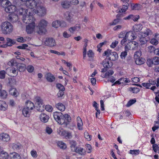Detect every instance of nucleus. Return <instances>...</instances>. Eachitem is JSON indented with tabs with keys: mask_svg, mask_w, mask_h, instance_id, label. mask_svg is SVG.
I'll list each match as a JSON object with an SVG mask.
<instances>
[{
	"mask_svg": "<svg viewBox=\"0 0 159 159\" xmlns=\"http://www.w3.org/2000/svg\"><path fill=\"white\" fill-rule=\"evenodd\" d=\"M17 64V63L14 59H11L7 63V65L8 66H16Z\"/></svg>",
	"mask_w": 159,
	"mask_h": 159,
	"instance_id": "4c0bfd02",
	"label": "nucleus"
},
{
	"mask_svg": "<svg viewBox=\"0 0 159 159\" xmlns=\"http://www.w3.org/2000/svg\"><path fill=\"white\" fill-rule=\"evenodd\" d=\"M45 76L47 80L49 82H52L55 79L54 75L50 73L46 74Z\"/></svg>",
	"mask_w": 159,
	"mask_h": 159,
	"instance_id": "412c9836",
	"label": "nucleus"
},
{
	"mask_svg": "<svg viewBox=\"0 0 159 159\" xmlns=\"http://www.w3.org/2000/svg\"><path fill=\"white\" fill-rule=\"evenodd\" d=\"M40 120L43 122L46 123L49 119V116L44 113H42L40 115Z\"/></svg>",
	"mask_w": 159,
	"mask_h": 159,
	"instance_id": "a211bd4d",
	"label": "nucleus"
},
{
	"mask_svg": "<svg viewBox=\"0 0 159 159\" xmlns=\"http://www.w3.org/2000/svg\"><path fill=\"white\" fill-rule=\"evenodd\" d=\"M77 121V126L79 130L83 129V123L82 119L80 116H78L76 118Z\"/></svg>",
	"mask_w": 159,
	"mask_h": 159,
	"instance_id": "6ab92c4d",
	"label": "nucleus"
},
{
	"mask_svg": "<svg viewBox=\"0 0 159 159\" xmlns=\"http://www.w3.org/2000/svg\"><path fill=\"white\" fill-rule=\"evenodd\" d=\"M129 4L128 2L125 3V5H123L122 8H119L118 10H117V12L121 13L125 12L128 9Z\"/></svg>",
	"mask_w": 159,
	"mask_h": 159,
	"instance_id": "5701e85b",
	"label": "nucleus"
},
{
	"mask_svg": "<svg viewBox=\"0 0 159 159\" xmlns=\"http://www.w3.org/2000/svg\"><path fill=\"white\" fill-rule=\"evenodd\" d=\"M103 56H106L107 58L111 61H114L117 59L118 57V55L116 52H111L110 49H107L103 53Z\"/></svg>",
	"mask_w": 159,
	"mask_h": 159,
	"instance_id": "20e7f679",
	"label": "nucleus"
},
{
	"mask_svg": "<svg viewBox=\"0 0 159 159\" xmlns=\"http://www.w3.org/2000/svg\"><path fill=\"white\" fill-rule=\"evenodd\" d=\"M125 36V38H127L128 39H129L131 40H133L136 38V36L135 35V32L133 31H130L127 32Z\"/></svg>",
	"mask_w": 159,
	"mask_h": 159,
	"instance_id": "ddd939ff",
	"label": "nucleus"
},
{
	"mask_svg": "<svg viewBox=\"0 0 159 159\" xmlns=\"http://www.w3.org/2000/svg\"><path fill=\"white\" fill-rule=\"evenodd\" d=\"M45 109L49 112H52L53 110L52 107L49 105H46L45 107Z\"/></svg>",
	"mask_w": 159,
	"mask_h": 159,
	"instance_id": "3c124183",
	"label": "nucleus"
},
{
	"mask_svg": "<svg viewBox=\"0 0 159 159\" xmlns=\"http://www.w3.org/2000/svg\"><path fill=\"white\" fill-rule=\"evenodd\" d=\"M9 93L11 95L15 97H17L19 94L16 89V88L12 87L10 89Z\"/></svg>",
	"mask_w": 159,
	"mask_h": 159,
	"instance_id": "a878e982",
	"label": "nucleus"
},
{
	"mask_svg": "<svg viewBox=\"0 0 159 159\" xmlns=\"http://www.w3.org/2000/svg\"><path fill=\"white\" fill-rule=\"evenodd\" d=\"M143 27V26L141 24L135 25L134 27V32H140L142 30Z\"/></svg>",
	"mask_w": 159,
	"mask_h": 159,
	"instance_id": "72a5a7b5",
	"label": "nucleus"
},
{
	"mask_svg": "<svg viewBox=\"0 0 159 159\" xmlns=\"http://www.w3.org/2000/svg\"><path fill=\"white\" fill-rule=\"evenodd\" d=\"M135 59L136 64L138 65L143 64L145 61V59L142 57L137 58Z\"/></svg>",
	"mask_w": 159,
	"mask_h": 159,
	"instance_id": "7c9ffc66",
	"label": "nucleus"
},
{
	"mask_svg": "<svg viewBox=\"0 0 159 159\" xmlns=\"http://www.w3.org/2000/svg\"><path fill=\"white\" fill-rule=\"evenodd\" d=\"M152 34V31L149 28H146L144 31L140 32L139 34V37L140 43L141 45L145 44L148 41L146 37Z\"/></svg>",
	"mask_w": 159,
	"mask_h": 159,
	"instance_id": "7ed1b4c3",
	"label": "nucleus"
},
{
	"mask_svg": "<svg viewBox=\"0 0 159 159\" xmlns=\"http://www.w3.org/2000/svg\"><path fill=\"white\" fill-rule=\"evenodd\" d=\"M6 72L4 70L0 71V79H3L5 78Z\"/></svg>",
	"mask_w": 159,
	"mask_h": 159,
	"instance_id": "052dcab7",
	"label": "nucleus"
},
{
	"mask_svg": "<svg viewBox=\"0 0 159 159\" xmlns=\"http://www.w3.org/2000/svg\"><path fill=\"white\" fill-rule=\"evenodd\" d=\"M36 9H34L33 13L37 14L40 16H43L46 13V9L43 6H37L35 7Z\"/></svg>",
	"mask_w": 159,
	"mask_h": 159,
	"instance_id": "6e6552de",
	"label": "nucleus"
},
{
	"mask_svg": "<svg viewBox=\"0 0 159 159\" xmlns=\"http://www.w3.org/2000/svg\"><path fill=\"white\" fill-rule=\"evenodd\" d=\"M146 63L149 67H151L154 65L153 60L151 58H148L147 59Z\"/></svg>",
	"mask_w": 159,
	"mask_h": 159,
	"instance_id": "49530a36",
	"label": "nucleus"
},
{
	"mask_svg": "<svg viewBox=\"0 0 159 159\" xmlns=\"http://www.w3.org/2000/svg\"><path fill=\"white\" fill-rule=\"evenodd\" d=\"M4 4L2 7L5 8V10L6 12L10 14L14 13L16 9V7L15 6L11 4V3Z\"/></svg>",
	"mask_w": 159,
	"mask_h": 159,
	"instance_id": "0eeeda50",
	"label": "nucleus"
},
{
	"mask_svg": "<svg viewBox=\"0 0 159 159\" xmlns=\"http://www.w3.org/2000/svg\"><path fill=\"white\" fill-rule=\"evenodd\" d=\"M26 69L30 73H31L33 72L34 70V66L32 65L28 66Z\"/></svg>",
	"mask_w": 159,
	"mask_h": 159,
	"instance_id": "603ef678",
	"label": "nucleus"
},
{
	"mask_svg": "<svg viewBox=\"0 0 159 159\" xmlns=\"http://www.w3.org/2000/svg\"><path fill=\"white\" fill-rule=\"evenodd\" d=\"M84 137L88 141H89L91 139V135H89L88 133H84Z\"/></svg>",
	"mask_w": 159,
	"mask_h": 159,
	"instance_id": "bf43d9fd",
	"label": "nucleus"
},
{
	"mask_svg": "<svg viewBox=\"0 0 159 159\" xmlns=\"http://www.w3.org/2000/svg\"><path fill=\"white\" fill-rule=\"evenodd\" d=\"M9 155L8 153L4 150L0 151V159H7Z\"/></svg>",
	"mask_w": 159,
	"mask_h": 159,
	"instance_id": "b1692460",
	"label": "nucleus"
},
{
	"mask_svg": "<svg viewBox=\"0 0 159 159\" xmlns=\"http://www.w3.org/2000/svg\"><path fill=\"white\" fill-rule=\"evenodd\" d=\"M65 91L59 90L58 92L57 93V96L58 98L61 99L64 98L65 97L64 94Z\"/></svg>",
	"mask_w": 159,
	"mask_h": 159,
	"instance_id": "ea45409f",
	"label": "nucleus"
},
{
	"mask_svg": "<svg viewBox=\"0 0 159 159\" xmlns=\"http://www.w3.org/2000/svg\"><path fill=\"white\" fill-rule=\"evenodd\" d=\"M8 107V106L6 102L0 100V110L3 111H6Z\"/></svg>",
	"mask_w": 159,
	"mask_h": 159,
	"instance_id": "393cba45",
	"label": "nucleus"
},
{
	"mask_svg": "<svg viewBox=\"0 0 159 159\" xmlns=\"http://www.w3.org/2000/svg\"><path fill=\"white\" fill-rule=\"evenodd\" d=\"M131 90L132 91L133 93H137L140 91L139 89L138 88L134 87L131 88Z\"/></svg>",
	"mask_w": 159,
	"mask_h": 159,
	"instance_id": "69168bd1",
	"label": "nucleus"
},
{
	"mask_svg": "<svg viewBox=\"0 0 159 159\" xmlns=\"http://www.w3.org/2000/svg\"><path fill=\"white\" fill-rule=\"evenodd\" d=\"M125 78H120L118 80H117L112 85V86L116 84H120L121 83H123V82H121V81H122V80H123V81H125V80H124Z\"/></svg>",
	"mask_w": 159,
	"mask_h": 159,
	"instance_id": "13d9d810",
	"label": "nucleus"
},
{
	"mask_svg": "<svg viewBox=\"0 0 159 159\" xmlns=\"http://www.w3.org/2000/svg\"><path fill=\"white\" fill-rule=\"evenodd\" d=\"M30 110L25 107L22 110V113L25 117H29L30 116L29 112Z\"/></svg>",
	"mask_w": 159,
	"mask_h": 159,
	"instance_id": "e433bc0d",
	"label": "nucleus"
},
{
	"mask_svg": "<svg viewBox=\"0 0 159 159\" xmlns=\"http://www.w3.org/2000/svg\"><path fill=\"white\" fill-rule=\"evenodd\" d=\"M150 43L154 45H157L158 43L157 40L155 39L154 38L151 39Z\"/></svg>",
	"mask_w": 159,
	"mask_h": 159,
	"instance_id": "338daca9",
	"label": "nucleus"
},
{
	"mask_svg": "<svg viewBox=\"0 0 159 159\" xmlns=\"http://www.w3.org/2000/svg\"><path fill=\"white\" fill-rule=\"evenodd\" d=\"M62 7L64 8L67 9L70 7V6L69 2L67 1H63L61 4Z\"/></svg>",
	"mask_w": 159,
	"mask_h": 159,
	"instance_id": "473e14b6",
	"label": "nucleus"
},
{
	"mask_svg": "<svg viewBox=\"0 0 159 159\" xmlns=\"http://www.w3.org/2000/svg\"><path fill=\"white\" fill-rule=\"evenodd\" d=\"M44 43L46 46L50 47H53L56 45L55 40L52 38H47Z\"/></svg>",
	"mask_w": 159,
	"mask_h": 159,
	"instance_id": "9b49d317",
	"label": "nucleus"
},
{
	"mask_svg": "<svg viewBox=\"0 0 159 159\" xmlns=\"http://www.w3.org/2000/svg\"><path fill=\"white\" fill-rule=\"evenodd\" d=\"M125 32L124 31L121 32L118 35V37L120 38H124L125 34Z\"/></svg>",
	"mask_w": 159,
	"mask_h": 159,
	"instance_id": "774afa93",
	"label": "nucleus"
},
{
	"mask_svg": "<svg viewBox=\"0 0 159 159\" xmlns=\"http://www.w3.org/2000/svg\"><path fill=\"white\" fill-rule=\"evenodd\" d=\"M30 154L33 157L36 158L37 157L38 155L37 152L34 150H33L31 151Z\"/></svg>",
	"mask_w": 159,
	"mask_h": 159,
	"instance_id": "680f3d73",
	"label": "nucleus"
},
{
	"mask_svg": "<svg viewBox=\"0 0 159 159\" xmlns=\"http://www.w3.org/2000/svg\"><path fill=\"white\" fill-rule=\"evenodd\" d=\"M26 108L29 109L30 110H32L34 107V103L31 101L29 100L27 101L26 102Z\"/></svg>",
	"mask_w": 159,
	"mask_h": 159,
	"instance_id": "cd10ccee",
	"label": "nucleus"
},
{
	"mask_svg": "<svg viewBox=\"0 0 159 159\" xmlns=\"http://www.w3.org/2000/svg\"><path fill=\"white\" fill-rule=\"evenodd\" d=\"M63 117L65 118L66 120V124H69L71 121V118L70 116L67 114H63Z\"/></svg>",
	"mask_w": 159,
	"mask_h": 159,
	"instance_id": "c9c22d12",
	"label": "nucleus"
},
{
	"mask_svg": "<svg viewBox=\"0 0 159 159\" xmlns=\"http://www.w3.org/2000/svg\"><path fill=\"white\" fill-rule=\"evenodd\" d=\"M136 101L135 99H130L128 102L127 104H126V106L128 107H129L132 104L134 103Z\"/></svg>",
	"mask_w": 159,
	"mask_h": 159,
	"instance_id": "c03bdc74",
	"label": "nucleus"
},
{
	"mask_svg": "<svg viewBox=\"0 0 159 159\" xmlns=\"http://www.w3.org/2000/svg\"><path fill=\"white\" fill-rule=\"evenodd\" d=\"M80 25L76 24L74 27H70L69 30L71 33H73L74 31H79L80 29Z\"/></svg>",
	"mask_w": 159,
	"mask_h": 159,
	"instance_id": "aec40b11",
	"label": "nucleus"
},
{
	"mask_svg": "<svg viewBox=\"0 0 159 159\" xmlns=\"http://www.w3.org/2000/svg\"><path fill=\"white\" fill-rule=\"evenodd\" d=\"M62 113L61 112L56 111L53 112V116L55 120L59 124Z\"/></svg>",
	"mask_w": 159,
	"mask_h": 159,
	"instance_id": "2eb2a0df",
	"label": "nucleus"
},
{
	"mask_svg": "<svg viewBox=\"0 0 159 159\" xmlns=\"http://www.w3.org/2000/svg\"><path fill=\"white\" fill-rule=\"evenodd\" d=\"M56 87L57 89H59V90L61 91H65V88L61 84L58 83L57 84H56Z\"/></svg>",
	"mask_w": 159,
	"mask_h": 159,
	"instance_id": "8fccbe9b",
	"label": "nucleus"
},
{
	"mask_svg": "<svg viewBox=\"0 0 159 159\" xmlns=\"http://www.w3.org/2000/svg\"><path fill=\"white\" fill-rule=\"evenodd\" d=\"M28 9H24L23 8H20L17 11V14L20 16H22V20L23 21V17L24 15L26 16V19H27V17L30 16H32L31 15V13L30 11L28 12Z\"/></svg>",
	"mask_w": 159,
	"mask_h": 159,
	"instance_id": "1a4fd4ad",
	"label": "nucleus"
},
{
	"mask_svg": "<svg viewBox=\"0 0 159 159\" xmlns=\"http://www.w3.org/2000/svg\"><path fill=\"white\" fill-rule=\"evenodd\" d=\"M114 73V71L112 70H110L108 71L105 73L104 77H107V76H109L110 75H112Z\"/></svg>",
	"mask_w": 159,
	"mask_h": 159,
	"instance_id": "4d7b16f0",
	"label": "nucleus"
},
{
	"mask_svg": "<svg viewBox=\"0 0 159 159\" xmlns=\"http://www.w3.org/2000/svg\"><path fill=\"white\" fill-rule=\"evenodd\" d=\"M66 120L65 118H64L63 117V114L61 117V119L59 124L60 125H64L66 126H67L69 124H66Z\"/></svg>",
	"mask_w": 159,
	"mask_h": 159,
	"instance_id": "79ce46f5",
	"label": "nucleus"
},
{
	"mask_svg": "<svg viewBox=\"0 0 159 159\" xmlns=\"http://www.w3.org/2000/svg\"><path fill=\"white\" fill-rule=\"evenodd\" d=\"M56 107L61 111H63L66 109L65 106L61 103L59 102L56 105Z\"/></svg>",
	"mask_w": 159,
	"mask_h": 159,
	"instance_id": "bb28decb",
	"label": "nucleus"
},
{
	"mask_svg": "<svg viewBox=\"0 0 159 159\" xmlns=\"http://www.w3.org/2000/svg\"><path fill=\"white\" fill-rule=\"evenodd\" d=\"M7 42L5 44H3V47L4 48H7L8 46H11L13 44H14L16 43V41L15 40H12L11 39L9 38L6 39Z\"/></svg>",
	"mask_w": 159,
	"mask_h": 159,
	"instance_id": "dca6fc26",
	"label": "nucleus"
},
{
	"mask_svg": "<svg viewBox=\"0 0 159 159\" xmlns=\"http://www.w3.org/2000/svg\"><path fill=\"white\" fill-rule=\"evenodd\" d=\"M113 65V62L106 58L102 61V65L104 68L102 69L101 72H106L109 69L111 68Z\"/></svg>",
	"mask_w": 159,
	"mask_h": 159,
	"instance_id": "423d86ee",
	"label": "nucleus"
},
{
	"mask_svg": "<svg viewBox=\"0 0 159 159\" xmlns=\"http://www.w3.org/2000/svg\"><path fill=\"white\" fill-rule=\"evenodd\" d=\"M10 157L11 159H21L20 155L15 152L10 154Z\"/></svg>",
	"mask_w": 159,
	"mask_h": 159,
	"instance_id": "c756f323",
	"label": "nucleus"
},
{
	"mask_svg": "<svg viewBox=\"0 0 159 159\" xmlns=\"http://www.w3.org/2000/svg\"><path fill=\"white\" fill-rule=\"evenodd\" d=\"M27 7L31 9H33L37 6V3L34 0H27L25 2Z\"/></svg>",
	"mask_w": 159,
	"mask_h": 159,
	"instance_id": "9d476101",
	"label": "nucleus"
},
{
	"mask_svg": "<svg viewBox=\"0 0 159 159\" xmlns=\"http://www.w3.org/2000/svg\"><path fill=\"white\" fill-rule=\"evenodd\" d=\"M57 133L60 135L64 137L66 139H70L72 137L71 132L69 131L64 130L62 128H60L58 129Z\"/></svg>",
	"mask_w": 159,
	"mask_h": 159,
	"instance_id": "39448f33",
	"label": "nucleus"
},
{
	"mask_svg": "<svg viewBox=\"0 0 159 159\" xmlns=\"http://www.w3.org/2000/svg\"><path fill=\"white\" fill-rule=\"evenodd\" d=\"M1 140L5 142L9 141L10 139L9 135L7 133H3L0 135Z\"/></svg>",
	"mask_w": 159,
	"mask_h": 159,
	"instance_id": "4468645a",
	"label": "nucleus"
},
{
	"mask_svg": "<svg viewBox=\"0 0 159 159\" xmlns=\"http://www.w3.org/2000/svg\"><path fill=\"white\" fill-rule=\"evenodd\" d=\"M12 148L14 150H17L20 148L21 145L20 144L13 143L12 144Z\"/></svg>",
	"mask_w": 159,
	"mask_h": 159,
	"instance_id": "a19ab883",
	"label": "nucleus"
},
{
	"mask_svg": "<svg viewBox=\"0 0 159 159\" xmlns=\"http://www.w3.org/2000/svg\"><path fill=\"white\" fill-rule=\"evenodd\" d=\"M140 5L138 4H132L131 6V9L133 10H138L140 8Z\"/></svg>",
	"mask_w": 159,
	"mask_h": 159,
	"instance_id": "a18cd8bd",
	"label": "nucleus"
},
{
	"mask_svg": "<svg viewBox=\"0 0 159 159\" xmlns=\"http://www.w3.org/2000/svg\"><path fill=\"white\" fill-rule=\"evenodd\" d=\"M77 143L76 142L74 141H71L70 142V148L72 151L75 152L76 150V147Z\"/></svg>",
	"mask_w": 159,
	"mask_h": 159,
	"instance_id": "f704fd0d",
	"label": "nucleus"
},
{
	"mask_svg": "<svg viewBox=\"0 0 159 159\" xmlns=\"http://www.w3.org/2000/svg\"><path fill=\"white\" fill-rule=\"evenodd\" d=\"M60 21L57 20L53 21L52 23V26L55 28H57L59 27Z\"/></svg>",
	"mask_w": 159,
	"mask_h": 159,
	"instance_id": "de8ad7c7",
	"label": "nucleus"
},
{
	"mask_svg": "<svg viewBox=\"0 0 159 159\" xmlns=\"http://www.w3.org/2000/svg\"><path fill=\"white\" fill-rule=\"evenodd\" d=\"M139 150H130L129 151V153L132 155H138L139 154Z\"/></svg>",
	"mask_w": 159,
	"mask_h": 159,
	"instance_id": "09e8293b",
	"label": "nucleus"
},
{
	"mask_svg": "<svg viewBox=\"0 0 159 159\" xmlns=\"http://www.w3.org/2000/svg\"><path fill=\"white\" fill-rule=\"evenodd\" d=\"M76 149V150H75V152L79 154L80 155H84L86 154V151L85 150L81 147H77Z\"/></svg>",
	"mask_w": 159,
	"mask_h": 159,
	"instance_id": "4be33fe9",
	"label": "nucleus"
},
{
	"mask_svg": "<svg viewBox=\"0 0 159 159\" xmlns=\"http://www.w3.org/2000/svg\"><path fill=\"white\" fill-rule=\"evenodd\" d=\"M7 18L8 20L12 23L16 22L19 19L18 16L14 13L10 14Z\"/></svg>",
	"mask_w": 159,
	"mask_h": 159,
	"instance_id": "f8f14e48",
	"label": "nucleus"
},
{
	"mask_svg": "<svg viewBox=\"0 0 159 159\" xmlns=\"http://www.w3.org/2000/svg\"><path fill=\"white\" fill-rule=\"evenodd\" d=\"M23 17V22L28 24L26 26V31L27 34H31L34 30H36V32L39 34H45L46 32V27L47 24V22L45 20L43 19L41 20L35 29V19L34 17L32 16H30L27 17V19H26V16L24 15Z\"/></svg>",
	"mask_w": 159,
	"mask_h": 159,
	"instance_id": "f257e3e1",
	"label": "nucleus"
},
{
	"mask_svg": "<svg viewBox=\"0 0 159 159\" xmlns=\"http://www.w3.org/2000/svg\"><path fill=\"white\" fill-rule=\"evenodd\" d=\"M7 70H9L11 73H12L14 74H15L16 75H17V69H16L14 67H12L11 68L8 69Z\"/></svg>",
	"mask_w": 159,
	"mask_h": 159,
	"instance_id": "5fc2aeb1",
	"label": "nucleus"
},
{
	"mask_svg": "<svg viewBox=\"0 0 159 159\" xmlns=\"http://www.w3.org/2000/svg\"><path fill=\"white\" fill-rule=\"evenodd\" d=\"M118 41L116 40H115L114 42H112L110 45V47L111 48H114L116 47L117 45L118 44Z\"/></svg>",
	"mask_w": 159,
	"mask_h": 159,
	"instance_id": "e2e57ef3",
	"label": "nucleus"
},
{
	"mask_svg": "<svg viewBox=\"0 0 159 159\" xmlns=\"http://www.w3.org/2000/svg\"><path fill=\"white\" fill-rule=\"evenodd\" d=\"M120 21V18H117L114 19L112 22H110L109 23L110 25H116L119 23Z\"/></svg>",
	"mask_w": 159,
	"mask_h": 159,
	"instance_id": "37998d69",
	"label": "nucleus"
},
{
	"mask_svg": "<svg viewBox=\"0 0 159 159\" xmlns=\"http://www.w3.org/2000/svg\"><path fill=\"white\" fill-rule=\"evenodd\" d=\"M7 92L4 90H1L0 91V96L3 99L6 98L7 96Z\"/></svg>",
	"mask_w": 159,
	"mask_h": 159,
	"instance_id": "58836bf2",
	"label": "nucleus"
},
{
	"mask_svg": "<svg viewBox=\"0 0 159 159\" xmlns=\"http://www.w3.org/2000/svg\"><path fill=\"white\" fill-rule=\"evenodd\" d=\"M127 55V51H124L121 52L120 55V57L122 59H125L126 56Z\"/></svg>",
	"mask_w": 159,
	"mask_h": 159,
	"instance_id": "6e6d98bb",
	"label": "nucleus"
},
{
	"mask_svg": "<svg viewBox=\"0 0 159 159\" xmlns=\"http://www.w3.org/2000/svg\"><path fill=\"white\" fill-rule=\"evenodd\" d=\"M57 144L58 147L61 149H65L66 148V144L62 141H58L57 142Z\"/></svg>",
	"mask_w": 159,
	"mask_h": 159,
	"instance_id": "2f4dec72",
	"label": "nucleus"
},
{
	"mask_svg": "<svg viewBox=\"0 0 159 159\" xmlns=\"http://www.w3.org/2000/svg\"><path fill=\"white\" fill-rule=\"evenodd\" d=\"M16 66L18 70L20 72L24 71L26 69L25 65L24 64L19 63Z\"/></svg>",
	"mask_w": 159,
	"mask_h": 159,
	"instance_id": "c85d7f7f",
	"label": "nucleus"
},
{
	"mask_svg": "<svg viewBox=\"0 0 159 159\" xmlns=\"http://www.w3.org/2000/svg\"><path fill=\"white\" fill-rule=\"evenodd\" d=\"M64 17L66 20L69 22H71L72 20V19L73 15L69 11L66 12L64 14Z\"/></svg>",
	"mask_w": 159,
	"mask_h": 159,
	"instance_id": "f3484780",
	"label": "nucleus"
},
{
	"mask_svg": "<svg viewBox=\"0 0 159 159\" xmlns=\"http://www.w3.org/2000/svg\"><path fill=\"white\" fill-rule=\"evenodd\" d=\"M152 60H153L154 65H157L159 64V57H154L153 58Z\"/></svg>",
	"mask_w": 159,
	"mask_h": 159,
	"instance_id": "864d4df0",
	"label": "nucleus"
},
{
	"mask_svg": "<svg viewBox=\"0 0 159 159\" xmlns=\"http://www.w3.org/2000/svg\"><path fill=\"white\" fill-rule=\"evenodd\" d=\"M0 31L3 34L8 35L11 34L13 30L11 24L7 21L2 22L0 26Z\"/></svg>",
	"mask_w": 159,
	"mask_h": 159,
	"instance_id": "f03ea898",
	"label": "nucleus"
},
{
	"mask_svg": "<svg viewBox=\"0 0 159 159\" xmlns=\"http://www.w3.org/2000/svg\"><path fill=\"white\" fill-rule=\"evenodd\" d=\"M141 54V53L139 51H136L135 52L134 55V59L140 57Z\"/></svg>",
	"mask_w": 159,
	"mask_h": 159,
	"instance_id": "0e129e2a",
	"label": "nucleus"
}]
</instances>
